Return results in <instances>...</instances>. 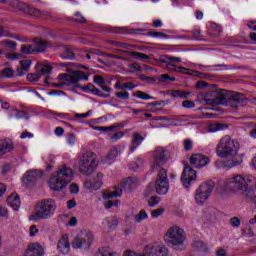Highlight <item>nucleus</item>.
<instances>
[{
    "label": "nucleus",
    "instance_id": "obj_9",
    "mask_svg": "<svg viewBox=\"0 0 256 256\" xmlns=\"http://www.w3.org/2000/svg\"><path fill=\"white\" fill-rule=\"evenodd\" d=\"M93 242V234L91 232L82 231L72 240L73 249H89Z\"/></svg>",
    "mask_w": 256,
    "mask_h": 256
},
{
    "label": "nucleus",
    "instance_id": "obj_2",
    "mask_svg": "<svg viewBox=\"0 0 256 256\" xmlns=\"http://www.w3.org/2000/svg\"><path fill=\"white\" fill-rule=\"evenodd\" d=\"M74 176L73 169L63 164L59 166L56 173L50 177L48 185L51 191H63V189L73 181Z\"/></svg>",
    "mask_w": 256,
    "mask_h": 256
},
{
    "label": "nucleus",
    "instance_id": "obj_1",
    "mask_svg": "<svg viewBox=\"0 0 256 256\" xmlns=\"http://www.w3.org/2000/svg\"><path fill=\"white\" fill-rule=\"evenodd\" d=\"M239 149H241L239 141L226 135L219 140L216 146V155L221 159H229L230 157L233 165H239L241 163Z\"/></svg>",
    "mask_w": 256,
    "mask_h": 256
},
{
    "label": "nucleus",
    "instance_id": "obj_15",
    "mask_svg": "<svg viewBox=\"0 0 256 256\" xmlns=\"http://www.w3.org/2000/svg\"><path fill=\"white\" fill-rule=\"evenodd\" d=\"M169 255V250L165 245L154 243L149 244L144 248V256H167Z\"/></svg>",
    "mask_w": 256,
    "mask_h": 256
},
{
    "label": "nucleus",
    "instance_id": "obj_31",
    "mask_svg": "<svg viewBox=\"0 0 256 256\" xmlns=\"http://www.w3.org/2000/svg\"><path fill=\"white\" fill-rule=\"evenodd\" d=\"M166 67L169 71H175L176 73H182L183 75H191V73H189V69L185 68V67H181V66H175L173 63L168 62L166 64Z\"/></svg>",
    "mask_w": 256,
    "mask_h": 256
},
{
    "label": "nucleus",
    "instance_id": "obj_63",
    "mask_svg": "<svg viewBox=\"0 0 256 256\" xmlns=\"http://www.w3.org/2000/svg\"><path fill=\"white\" fill-rule=\"evenodd\" d=\"M27 137L28 139H31L33 137V134L31 132L25 131L20 136L21 139H27Z\"/></svg>",
    "mask_w": 256,
    "mask_h": 256
},
{
    "label": "nucleus",
    "instance_id": "obj_4",
    "mask_svg": "<svg viewBox=\"0 0 256 256\" xmlns=\"http://www.w3.org/2000/svg\"><path fill=\"white\" fill-rule=\"evenodd\" d=\"M164 241L175 251H185L187 247V234L179 226H172L164 234Z\"/></svg>",
    "mask_w": 256,
    "mask_h": 256
},
{
    "label": "nucleus",
    "instance_id": "obj_7",
    "mask_svg": "<svg viewBox=\"0 0 256 256\" xmlns=\"http://www.w3.org/2000/svg\"><path fill=\"white\" fill-rule=\"evenodd\" d=\"M224 101L225 102H222V105L232 107V109H237L247 103V99H245L243 93L227 92V90H224Z\"/></svg>",
    "mask_w": 256,
    "mask_h": 256
},
{
    "label": "nucleus",
    "instance_id": "obj_21",
    "mask_svg": "<svg viewBox=\"0 0 256 256\" xmlns=\"http://www.w3.org/2000/svg\"><path fill=\"white\" fill-rule=\"evenodd\" d=\"M14 149L15 144L13 143V140L9 138L0 140V157L7 155V153H11Z\"/></svg>",
    "mask_w": 256,
    "mask_h": 256
},
{
    "label": "nucleus",
    "instance_id": "obj_40",
    "mask_svg": "<svg viewBox=\"0 0 256 256\" xmlns=\"http://www.w3.org/2000/svg\"><path fill=\"white\" fill-rule=\"evenodd\" d=\"M221 129H223V124H220V123H214V124H210L208 126V131L210 133H215L217 131H221Z\"/></svg>",
    "mask_w": 256,
    "mask_h": 256
},
{
    "label": "nucleus",
    "instance_id": "obj_41",
    "mask_svg": "<svg viewBox=\"0 0 256 256\" xmlns=\"http://www.w3.org/2000/svg\"><path fill=\"white\" fill-rule=\"evenodd\" d=\"M136 97H138V99H142L143 101H147L149 99H153V96L143 92V91H136L135 92Z\"/></svg>",
    "mask_w": 256,
    "mask_h": 256
},
{
    "label": "nucleus",
    "instance_id": "obj_6",
    "mask_svg": "<svg viewBox=\"0 0 256 256\" xmlns=\"http://www.w3.org/2000/svg\"><path fill=\"white\" fill-rule=\"evenodd\" d=\"M154 187L158 195H167L169 193V175L167 174V169H159Z\"/></svg>",
    "mask_w": 256,
    "mask_h": 256
},
{
    "label": "nucleus",
    "instance_id": "obj_25",
    "mask_svg": "<svg viewBox=\"0 0 256 256\" xmlns=\"http://www.w3.org/2000/svg\"><path fill=\"white\" fill-rule=\"evenodd\" d=\"M9 119H29L27 112L12 108L8 110Z\"/></svg>",
    "mask_w": 256,
    "mask_h": 256
},
{
    "label": "nucleus",
    "instance_id": "obj_17",
    "mask_svg": "<svg viewBox=\"0 0 256 256\" xmlns=\"http://www.w3.org/2000/svg\"><path fill=\"white\" fill-rule=\"evenodd\" d=\"M209 161H211V159L201 153L192 154L190 157V164L193 165V167H196V169L207 167Z\"/></svg>",
    "mask_w": 256,
    "mask_h": 256
},
{
    "label": "nucleus",
    "instance_id": "obj_51",
    "mask_svg": "<svg viewBox=\"0 0 256 256\" xmlns=\"http://www.w3.org/2000/svg\"><path fill=\"white\" fill-rule=\"evenodd\" d=\"M193 149V140L185 139L184 140V150L191 151Z\"/></svg>",
    "mask_w": 256,
    "mask_h": 256
},
{
    "label": "nucleus",
    "instance_id": "obj_5",
    "mask_svg": "<svg viewBox=\"0 0 256 256\" xmlns=\"http://www.w3.org/2000/svg\"><path fill=\"white\" fill-rule=\"evenodd\" d=\"M97 167V155L93 152L84 153L78 162V170L82 175H91Z\"/></svg>",
    "mask_w": 256,
    "mask_h": 256
},
{
    "label": "nucleus",
    "instance_id": "obj_50",
    "mask_svg": "<svg viewBox=\"0 0 256 256\" xmlns=\"http://www.w3.org/2000/svg\"><path fill=\"white\" fill-rule=\"evenodd\" d=\"M73 20L76 21V23H86L87 21L79 12L75 13Z\"/></svg>",
    "mask_w": 256,
    "mask_h": 256
},
{
    "label": "nucleus",
    "instance_id": "obj_30",
    "mask_svg": "<svg viewBox=\"0 0 256 256\" xmlns=\"http://www.w3.org/2000/svg\"><path fill=\"white\" fill-rule=\"evenodd\" d=\"M103 225L105 229H108V231H113L117 227V225H119V221L117 220V218H115V216H109L105 218V220L103 221Z\"/></svg>",
    "mask_w": 256,
    "mask_h": 256
},
{
    "label": "nucleus",
    "instance_id": "obj_56",
    "mask_svg": "<svg viewBox=\"0 0 256 256\" xmlns=\"http://www.w3.org/2000/svg\"><path fill=\"white\" fill-rule=\"evenodd\" d=\"M194 245L199 251H207V246H205V243L201 241L195 242Z\"/></svg>",
    "mask_w": 256,
    "mask_h": 256
},
{
    "label": "nucleus",
    "instance_id": "obj_35",
    "mask_svg": "<svg viewBox=\"0 0 256 256\" xmlns=\"http://www.w3.org/2000/svg\"><path fill=\"white\" fill-rule=\"evenodd\" d=\"M96 256H115V253L109 247H102L98 250Z\"/></svg>",
    "mask_w": 256,
    "mask_h": 256
},
{
    "label": "nucleus",
    "instance_id": "obj_48",
    "mask_svg": "<svg viewBox=\"0 0 256 256\" xmlns=\"http://www.w3.org/2000/svg\"><path fill=\"white\" fill-rule=\"evenodd\" d=\"M119 203H120L119 200H115V201L110 200L105 202L104 207L105 209H111V207H118Z\"/></svg>",
    "mask_w": 256,
    "mask_h": 256
},
{
    "label": "nucleus",
    "instance_id": "obj_36",
    "mask_svg": "<svg viewBox=\"0 0 256 256\" xmlns=\"http://www.w3.org/2000/svg\"><path fill=\"white\" fill-rule=\"evenodd\" d=\"M131 57H134V59H137L138 61H147L151 59V57L147 54H143L140 52H130Z\"/></svg>",
    "mask_w": 256,
    "mask_h": 256
},
{
    "label": "nucleus",
    "instance_id": "obj_16",
    "mask_svg": "<svg viewBox=\"0 0 256 256\" xmlns=\"http://www.w3.org/2000/svg\"><path fill=\"white\" fill-rule=\"evenodd\" d=\"M195 179H197V172L193 168H191V166H185L181 177L183 186L186 189H189V187H191V182L195 181Z\"/></svg>",
    "mask_w": 256,
    "mask_h": 256
},
{
    "label": "nucleus",
    "instance_id": "obj_47",
    "mask_svg": "<svg viewBox=\"0 0 256 256\" xmlns=\"http://www.w3.org/2000/svg\"><path fill=\"white\" fill-rule=\"evenodd\" d=\"M115 96L118 97V99H122L123 101H127L129 99V92H115Z\"/></svg>",
    "mask_w": 256,
    "mask_h": 256
},
{
    "label": "nucleus",
    "instance_id": "obj_14",
    "mask_svg": "<svg viewBox=\"0 0 256 256\" xmlns=\"http://www.w3.org/2000/svg\"><path fill=\"white\" fill-rule=\"evenodd\" d=\"M58 79H60V81H67L68 83H71V85H76V83L80 81H89V75L81 70H76L70 74H59Z\"/></svg>",
    "mask_w": 256,
    "mask_h": 256
},
{
    "label": "nucleus",
    "instance_id": "obj_46",
    "mask_svg": "<svg viewBox=\"0 0 256 256\" xmlns=\"http://www.w3.org/2000/svg\"><path fill=\"white\" fill-rule=\"evenodd\" d=\"M165 213V208H158L152 211L151 215L153 219H157V217H161V215Z\"/></svg>",
    "mask_w": 256,
    "mask_h": 256
},
{
    "label": "nucleus",
    "instance_id": "obj_55",
    "mask_svg": "<svg viewBox=\"0 0 256 256\" xmlns=\"http://www.w3.org/2000/svg\"><path fill=\"white\" fill-rule=\"evenodd\" d=\"M69 191L72 195H77L79 193V186L77 184H71L69 186Z\"/></svg>",
    "mask_w": 256,
    "mask_h": 256
},
{
    "label": "nucleus",
    "instance_id": "obj_64",
    "mask_svg": "<svg viewBox=\"0 0 256 256\" xmlns=\"http://www.w3.org/2000/svg\"><path fill=\"white\" fill-rule=\"evenodd\" d=\"M124 256H145V254H138L133 251H126Z\"/></svg>",
    "mask_w": 256,
    "mask_h": 256
},
{
    "label": "nucleus",
    "instance_id": "obj_62",
    "mask_svg": "<svg viewBox=\"0 0 256 256\" xmlns=\"http://www.w3.org/2000/svg\"><path fill=\"white\" fill-rule=\"evenodd\" d=\"M123 137V133L122 132H117V133H115L112 137H111V139L113 140V141H119V139H121Z\"/></svg>",
    "mask_w": 256,
    "mask_h": 256
},
{
    "label": "nucleus",
    "instance_id": "obj_11",
    "mask_svg": "<svg viewBox=\"0 0 256 256\" xmlns=\"http://www.w3.org/2000/svg\"><path fill=\"white\" fill-rule=\"evenodd\" d=\"M226 187L232 189V191H247L249 185L247 180L242 175L231 176L226 180Z\"/></svg>",
    "mask_w": 256,
    "mask_h": 256
},
{
    "label": "nucleus",
    "instance_id": "obj_39",
    "mask_svg": "<svg viewBox=\"0 0 256 256\" xmlns=\"http://www.w3.org/2000/svg\"><path fill=\"white\" fill-rule=\"evenodd\" d=\"M148 217L149 215H147V212L145 210H140V212L135 217V221L136 223H142Z\"/></svg>",
    "mask_w": 256,
    "mask_h": 256
},
{
    "label": "nucleus",
    "instance_id": "obj_60",
    "mask_svg": "<svg viewBox=\"0 0 256 256\" xmlns=\"http://www.w3.org/2000/svg\"><path fill=\"white\" fill-rule=\"evenodd\" d=\"M89 115H91V110L84 114L75 113V117H77L78 119H87Z\"/></svg>",
    "mask_w": 256,
    "mask_h": 256
},
{
    "label": "nucleus",
    "instance_id": "obj_44",
    "mask_svg": "<svg viewBox=\"0 0 256 256\" xmlns=\"http://www.w3.org/2000/svg\"><path fill=\"white\" fill-rule=\"evenodd\" d=\"M117 155H118L117 149L111 148L106 156V159H107V161H113V159H115V157H117Z\"/></svg>",
    "mask_w": 256,
    "mask_h": 256
},
{
    "label": "nucleus",
    "instance_id": "obj_54",
    "mask_svg": "<svg viewBox=\"0 0 256 256\" xmlns=\"http://www.w3.org/2000/svg\"><path fill=\"white\" fill-rule=\"evenodd\" d=\"M93 82L96 83V85H103L105 83V78L103 76L95 75L93 78Z\"/></svg>",
    "mask_w": 256,
    "mask_h": 256
},
{
    "label": "nucleus",
    "instance_id": "obj_26",
    "mask_svg": "<svg viewBox=\"0 0 256 256\" xmlns=\"http://www.w3.org/2000/svg\"><path fill=\"white\" fill-rule=\"evenodd\" d=\"M34 45H35L34 52L36 51V53H44L47 47H51V44H49V42L41 38H36L34 40Z\"/></svg>",
    "mask_w": 256,
    "mask_h": 256
},
{
    "label": "nucleus",
    "instance_id": "obj_61",
    "mask_svg": "<svg viewBox=\"0 0 256 256\" xmlns=\"http://www.w3.org/2000/svg\"><path fill=\"white\" fill-rule=\"evenodd\" d=\"M74 207H77V202L75 201V199H71V200L67 201L68 209H73Z\"/></svg>",
    "mask_w": 256,
    "mask_h": 256
},
{
    "label": "nucleus",
    "instance_id": "obj_18",
    "mask_svg": "<svg viewBox=\"0 0 256 256\" xmlns=\"http://www.w3.org/2000/svg\"><path fill=\"white\" fill-rule=\"evenodd\" d=\"M57 251L60 255H68L71 251V243H69V235L63 234L57 244Z\"/></svg>",
    "mask_w": 256,
    "mask_h": 256
},
{
    "label": "nucleus",
    "instance_id": "obj_52",
    "mask_svg": "<svg viewBox=\"0 0 256 256\" xmlns=\"http://www.w3.org/2000/svg\"><path fill=\"white\" fill-rule=\"evenodd\" d=\"M160 81L167 83L169 81H177V78L169 76V74H162Z\"/></svg>",
    "mask_w": 256,
    "mask_h": 256
},
{
    "label": "nucleus",
    "instance_id": "obj_3",
    "mask_svg": "<svg viewBox=\"0 0 256 256\" xmlns=\"http://www.w3.org/2000/svg\"><path fill=\"white\" fill-rule=\"evenodd\" d=\"M57 204L55 200L48 198L40 200L35 205V211L28 217L29 221L37 223L39 221H47L55 215Z\"/></svg>",
    "mask_w": 256,
    "mask_h": 256
},
{
    "label": "nucleus",
    "instance_id": "obj_20",
    "mask_svg": "<svg viewBox=\"0 0 256 256\" xmlns=\"http://www.w3.org/2000/svg\"><path fill=\"white\" fill-rule=\"evenodd\" d=\"M42 175L43 173H41V171L39 170H30L24 174L22 180H23V183H25V185H31V183H35L39 181Z\"/></svg>",
    "mask_w": 256,
    "mask_h": 256
},
{
    "label": "nucleus",
    "instance_id": "obj_59",
    "mask_svg": "<svg viewBox=\"0 0 256 256\" xmlns=\"http://www.w3.org/2000/svg\"><path fill=\"white\" fill-rule=\"evenodd\" d=\"M39 233V229H37L36 225L30 226V237H35Z\"/></svg>",
    "mask_w": 256,
    "mask_h": 256
},
{
    "label": "nucleus",
    "instance_id": "obj_8",
    "mask_svg": "<svg viewBox=\"0 0 256 256\" xmlns=\"http://www.w3.org/2000/svg\"><path fill=\"white\" fill-rule=\"evenodd\" d=\"M215 189V182L207 181L202 183L195 192V201L198 205H203L209 199L211 193Z\"/></svg>",
    "mask_w": 256,
    "mask_h": 256
},
{
    "label": "nucleus",
    "instance_id": "obj_33",
    "mask_svg": "<svg viewBox=\"0 0 256 256\" xmlns=\"http://www.w3.org/2000/svg\"><path fill=\"white\" fill-rule=\"evenodd\" d=\"M52 69L53 67H51V65H44L41 68L40 77H42V75H46L44 78V83H46V85H49V73H51Z\"/></svg>",
    "mask_w": 256,
    "mask_h": 256
},
{
    "label": "nucleus",
    "instance_id": "obj_43",
    "mask_svg": "<svg viewBox=\"0 0 256 256\" xmlns=\"http://www.w3.org/2000/svg\"><path fill=\"white\" fill-rule=\"evenodd\" d=\"M1 75H2V77L11 78L15 75V71H13V69H11V68H5L1 71Z\"/></svg>",
    "mask_w": 256,
    "mask_h": 256
},
{
    "label": "nucleus",
    "instance_id": "obj_53",
    "mask_svg": "<svg viewBox=\"0 0 256 256\" xmlns=\"http://www.w3.org/2000/svg\"><path fill=\"white\" fill-rule=\"evenodd\" d=\"M182 107H185V109H193V107H195V102L191 100H184L182 102Z\"/></svg>",
    "mask_w": 256,
    "mask_h": 256
},
{
    "label": "nucleus",
    "instance_id": "obj_45",
    "mask_svg": "<svg viewBox=\"0 0 256 256\" xmlns=\"http://www.w3.org/2000/svg\"><path fill=\"white\" fill-rule=\"evenodd\" d=\"M159 201H161V198H159L158 196H152L148 200V205L149 207H155V205H159Z\"/></svg>",
    "mask_w": 256,
    "mask_h": 256
},
{
    "label": "nucleus",
    "instance_id": "obj_37",
    "mask_svg": "<svg viewBox=\"0 0 256 256\" xmlns=\"http://www.w3.org/2000/svg\"><path fill=\"white\" fill-rule=\"evenodd\" d=\"M20 53H22V55H32V53H35V49L29 44L22 45L20 48Z\"/></svg>",
    "mask_w": 256,
    "mask_h": 256
},
{
    "label": "nucleus",
    "instance_id": "obj_58",
    "mask_svg": "<svg viewBox=\"0 0 256 256\" xmlns=\"http://www.w3.org/2000/svg\"><path fill=\"white\" fill-rule=\"evenodd\" d=\"M230 224L232 227H239V225H241V220L237 217H233L230 219Z\"/></svg>",
    "mask_w": 256,
    "mask_h": 256
},
{
    "label": "nucleus",
    "instance_id": "obj_49",
    "mask_svg": "<svg viewBox=\"0 0 256 256\" xmlns=\"http://www.w3.org/2000/svg\"><path fill=\"white\" fill-rule=\"evenodd\" d=\"M41 79V74H28L27 75V80L34 83L39 81Z\"/></svg>",
    "mask_w": 256,
    "mask_h": 256
},
{
    "label": "nucleus",
    "instance_id": "obj_23",
    "mask_svg": "<svg viewBox=\"0 0 256 256\" xmlns=\"http://www.w3.org/2000/svg\"><path fill=\"white\" fill-rule=\"evenodd\" d=\"M143 141H145V138L143 137V135H141V133H134L132 135V141L130 143V153H133L135 149H137V147H139V145L143 143Z\"/></svg>",
    "mask_w": 256,
    "mask_h": 256
},
{
    "label": "nucleus",
    "instance_id": "obj_32",
    "mask_svg": "<svg viewBox=\"0 0 256 256\" xmlns=\"http://www.w3.org/2000/svg\"><path fill=\"white\" fill-rule=\"evenodd\" d=\"M62 54L60 55V57H62V59H73L75 52L73 51V48L69 47V46H64L62 47Z\"/></svg>",
    "mask_w": 256,
    "mask_h": 256
},
{
    "label": "nucleus",
    "instance_id": "obj_42",
    "mask_svg": "<svg viewBox=\"0 0 256 256\" xmlns=\"http://www.w3.org/2000/svg\"><path fill=\"white\" fill-rule=\"evenodd\" d=\"M148 35L150 37H155V38L161 37L162 39H167L169 37V36H167V34H165L163 32H156V31H150V32H148Z\"/></svg>",
    "mask_w": 256,
    "mask_h": 256
},
{
    "label": "nucleus",
    "instance_id": "obj_12",
    "mask_svg": "<svg viewBox=\"0 0 256 256\" xmlns=\"http://www.w3.org/2000/svg\"><path fill=\"white\" fill-rule=\"evenodd\" d=\"M203 101L212 107L223 105L225 103V90L207 92L203 96Z\"/></svg>",
    "mask_w": 256,
    "mask_h": 256
},
{
    "label": "nucleus",
    "instance_id": "obj_34",
    "mask_svg": "<svg viewBox=\"0 0 256 256\" xmlns=\"http://www.w3.org/2000/svg\"><path fill=\"white\" fill-rule=\"evenodd\" d=\"M121 193H123L122 189L115 187V191H106L103 195L104 199H113V197H121Z\"/></svg>",
    "mask_w": 256,
    "mask_h": 256
},
{
    "label": "nucleus",
    "instance_id": "obj_28",
    "mask_svg": "<svg viewBox=\"0 0 256 256\" xmlns=\"http://www.w3.org/2000/svg\"><path fill=\"white\" fill-rule=\"evenodd\" d=\"M31 67V60H21L20 67L16 70L17 77H23Z\"/></svg>",
    "mask_w": 256,
    "mask_h": 256
},
{
    "label": "nucleus",
    "instance_id": "obj_29",
    "mask_svg": "<svg viewBox=\"0 0 256 256\" xmlns=\"http://www.w3.org/2000/svg\"><path fill=\"white\" fill-rule=\"evenodd\" d=\"M7 203L14 211H19V207H21V198L17 194H11L8 199Z\"/></svg>",
    "mask_w": 256,
    "mask_h": 256
},
{
    "label": "nucleus",
    "instance_id": "obj_22",
    "mask_svg": "<svg viewBox=\"0 0 256 256\" xmlns=\"http://www.w3.org/2000/svg\"><path fill=\"white\" fill-rule=\"evenodd\" d=\"M103 173H98L96 175L95 180L91 181L88 180L84 183V187L86 189H94L95 191H97V189H101V185H103Z\"/></svg>",
    "mask_w": 256,
    "mask_h": 256
},
{
    "label": "nucleus",
    "instance_id": "obj_13",
    "mask_svg": "<svg viewBox=\"0 0 256 256\" xmlns=\"http://www.w3.org/2000/svg\"><path fill=\"white\" fill-rule=\"evenodd\" d=\"M167 163V151L163 148H156L153 153V161L151 164V170L153 173L163 169V165Z\"/></svg>",
    "mask_w": 256,
    "mask_h": 256
},
{
    "label": "nucleus",
    "instance_id": "obj_19",
    "mask_svg": "<svg viewBox=\"0 0 256 256\" xmlns=\"http://www.w3.org/2000/svg\"><path fill=\"white\" fill-rule=\"evenodd\" d=\"M45 248L39 243H31L27 246L24 256H44Z\"/></svg>",
    "mask_w": 256,
    "mask_h": 256
},
{
    "label": "nucleus",
    "instance_id": "obj_24",
    "mask_svg": "<svg viewBox=\"0 0 256 256\" xmlns=\"http://www.w3.org/2000/svg\"><path fill=\"white\" fill-rule=\"evenodd\" d=\"M82 91H84V93H89L90 92L93 95H98V97H104V98L109 97V94H104L103 92H101V90H99L93 84H88L86 86H83Z\"/></svg>",
    "mask_w": 256,
    "mask_h": 256
},
{
    "label": "nucleus",
    "instance_id": "obj_27",
    "mask_svg": "<svg viewBox=\"0 0 256 256\" xmlns=\"http://www.w3.org/2000/svg\"><path fill=\"white\" fill-rule=\"evenodd\" d=\"M137 185V178H127L121 181L120 186L125 191H133Z\"/></svg>",
    "mask_w": 256,
    "mask_h": 256
},
{
    "label": "nucleus",
    "instance_id": "obj_38",
    "mask_svg": "<svg viewBox=\"0 0 256 256\" xmlns=\"http://www.w3.org/2000/svg\"><path fill=\"white\" fill-rule=\"evenodd\" d=\"M107 43H109V45H114V47H120L121 49H130L131 48V46L125 42L108 40Z\"/></svg>",
    "mask_w": 256,
    "mask_h": 256
},
{
    "label": "nucleus",
    "instance_id": "obj_10",
    "mask_svg": "<svg viewBox=\"0 0 256 256\" xmlns=\"http://www.w3.org/2000/svg\"><path fill=\"white\" fill-rule=\"evenodd\" d=\"M7 6L12 7V9H17V11H21L22 13H25V15H30L31 17H41V10H37L19 0H8Z\"/></svg>",
    "mask_w": 256,
    "mask_h": 256
},
{
    "label": "nucleus",
    "instance_id": "obj_57",
    "mask_svg": "<svg viewBox=\"0 0 256 256\" xmlns=\"http://www.w3.org/2000/svg\"><path fill=\"white\" fill-rule=\"evenodd\" d=\"M136 85L133 84V82H126L122 84V89H128L129 91H133L135 89Z\"/></svg>",
    "mask_w": 256,
    "mask_h": 256
}]
</instances>
